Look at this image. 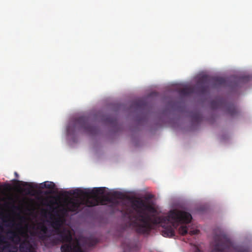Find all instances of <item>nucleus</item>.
<instances>
[{
	"label": "nucleus",
	"mask_w": 252,
	"mask_h": 252,
	"mask_svg": "<svg viewBox=\"0 0 252 252\" xmlns=\"http://www.w3.org/2000/svg\"><path fill=\"white\" fill-rule=\"evenodd\" d=\"M179 233L182 235H185L188 233V228L185 225H182L179 228Z\"/></svg>",
	"instance_id": "nucleus-17"
},
{
	"label": "nucleus",
	"mask_w": 252,
	"mask_h": 252,
	"mask_svg": "<svg viewBox=\"0 0 252 252\" xmlns=\"http://www.w3.org/2000/svg\"><path fill=\"white\" fill-rule=\"evenodd\" d=\"M193 93V89L191 87H186L181 89L179 93L181 95H188Z\"/></svg>",
	"instance_id": "nucleus-15"
},
{
	"label": "nucleus",
	"mask_w": 252,
	"mask_h": 252,
	"mask_svg": "<svg viewBox=\"0 0 252 252\" xmlns=\"http://www.w3.org/2000/svg\"><path fill=\"white\" fill-rule=\"evenodd\" d=\"M102 188H94L91 190L77 189L73 191V194L79 197L78 199H71L66 203V207L60 211L63 215H66L68 212L78 213L83 209L84 206L93 207L96 206L100 201L97 194L103 192Z\"/></svg>",
	"instance_id": "nucleus-2"
},
{
	"label": "nucleus",
	"mask_w": 252,
	"mask_h": 252,
	"mask_svg": "<svg viewBox=\"0 0 252 252\" xmlns=\"http://www.w3.org/2000/svg\"><path fill=\"white\" fill-rule=\"evenodd\" d=\"M41 231L43 232V234L41 235H49V234H47L48 229L46 226L43 225L41 227Z\"/></svg>",
	"instance_id": "nucleus-19"
},
{
	"label": "nucleus",
	"mask_w": 252,
	"mask_h": 252,
	"mask_svg": "<svg viewBox=\"0 0 252 252\" xmlns=\"http://www.w3.org/2000/svg\"><path fill=\"white\" fill-rule=\"evenodd\" d=\"M102 188V187H101ZM104 190V188H103ZM104 192V190L103 191ZM104 192L102 193L97 194V196L99 197L100 201L97 205L103 204L104 201H107L109 203H113L115 205H118L119 201L117 200L118 199H123L125 197V195L120 191H114L112 193L111 196H99V194H103Z\"/></svg>",
	"instance_id": "nucleus-7"
},
{
	"label": "nucleus",
	"mask_w": 252,
	"mask_h": 252,
	"mask_svg": "<svg viewBox=\"0 0 252 252\" xmlns=\"http://www.w3.org/2000/svg\"><path fill=\"white\" fill-rule=\"evenodd\" d=\"M2 225H0V230H2ZM4 237L0 233V244L4 243L5 242L4 241Z\"/></svg>",
	"instance_id": "nucleus-21"
},
{
	"label": "nucleus",
	"mask_w": 252,
	"mask_h": 252,
	"mask_svg": "<svg viewBox=\"0 0 252 252\" xmlns=\"http://www.w3.org/2000/svg\"><path fill=\"white\" fill-rule=\"evenodd\" d=\"M8 233L11 235V236L9 237V239L12 241H14L16 244H18L20 243L21 241V238L18 234L14 231H9Z\"/></svg>",
	"instance_id": "nucleus-13"
},
{
	"label": "nucleus",
	"mask_w": 252,
	"mask_h": 252,
	"mask_svg": "<svg viewBox=\"0 0 252 252\" xmlns=\"http://www.w3.org/2000/svg\"><path fill=\"white\" fill-rule=\"evenodd\" d=\"M133 105L134 106H136V107H139L141 106V104H140V102L139 101H137V102H134Z\"/></svg>",
	"instance_id": "nucleus-24"
},
{
	"label": "nucleus",
	"mask_w": 252,
	"mask_h": 252,
	"mask_svg": "<svg viewBox=\"0 0 252 252\" xmlns=\"http://www.w3.org/2000/svg\"><path fill=\"white\" fill-rule=\"evenodd\" d=\"M80 130H83L90 134H94L96 133L97 128L90 125L88 118L84 116L75 119L72 123L69 124L66 128L67 134L70 135Z\"/></svg>",
	"instance_id": "nucleus-4"
},
{
	"label": "nucleus",
	"mask_w": 252,
	"mask_h": 252,
	"mask_svg": "<svg viewBox=\"0 0 252 252\" xmlns=\"http://www.w3.org/2000/svg\"><path fill=\"white\" fill-rule=\"evenodd\" d=\"M107 120L108 122H112V121H111L110 120H109V118H107Z\"/></svg>",
	"instance_id": "nucleus-27"
},
{
	"label": "nucleus",
	"mask_w": 252,
	"mask_h": 252,
	"mask_svg": "<svg viewBox=\"0 0 252 252\" xmlns=\"http://www.w3.org/2000/svg\"><path fill=\"white\" fill-rule=\"evenodd\" d=\"M195 252H203L200 250H199L198 248H196L195 250Z\"/></svg>",
	"instance_id": "nucleus-25"
},
{
	"label": "nucleus",
	"mask_w": 252,
	"mask_h": 252,
	"mask_svg": "<svg viewBox=\"0 0 252 252\" xmlns=\"http://www.w3.org/2000/svg\"><path fill=\"white\" fill-rule=\"evenodd\" d=\"M62 220L58 218L52 223V226L55 229V233L60 236L66 243L61 247L62 252H84L82 249L79 241L77 239H73L71 231L65 228L61 229Z\"/></svg>",
	"instance_id": "nucleus-3"
},
{
	"label": "nucleus",
	"mask_w": 252,
	"mask_h": 252,
	"mask_svg": "<svg viewBox=\"0 0 252 252\" xmlns=\"http://www.w3.org/2000/svg\"><path fill=\"white\" fill-rule=\"evenodd\" d=\"M211 79L210 77L207 75H203L201 76L198 82V89L199 91L202 94L207 92L209 89V83ZM212 88H217L220 86H224L226 84V80L223 77H217L212 78Z\"/></svg>",
	"instance_id": "nucleus-5"
},
{
	"label": "nucleus",
	"mask_w": 252,
	"mask_h": 252,
	"mask_svg": "<svg viewBox=\"0 0 252 252\" xmlns=\"http://www.w3.org/2000/svg\"><path fill=\"white\" fill-rule=\"evenodd\" d=\"M215 244L212 252H229L232 243L225 235H216L214 238Z\"/></svg>",
	"instance_id": "nucleus-6"
},
{
	"label": "nucleus",
	"mask_w": 252,
	"mask_h": 252,
	"mask_svg": "<svg viewBox=\"0 0 252 252\" xmlns=\"http://www.w3.org/2000/svg\"><path fill=\"white\" fill-rule=\"evenodd\" d=\"M153 197H154V195L150 194H148L147 195H146L145 197V199L146 200H148L152 199Z\"/></svg>",
	"instance_id": "nucleus-23"
},
{
	"label": "nucleus",
	"mask_w": 252,
	"mask_h": 252,
	"mask_svg": "<svg viewBox=\"0 0 252 252\" xmlns=\"http://www.w3.org/2000/svg\"><path fill=\"white\" fill-rule=\"evenodd\" d=\"M130 203L131 208L125 206L122 211L128 216L130 226L138 233H148L152 224H158L163 228V236L172 237L179 223H189L192 219L189 213L177 210L170 211L166 216H151L148 212L154 213L156 209L145 200L136 198L131 199Z\"/></svg>",
	"instance_id": "nucleus-1"
},
{
	"label": "nucleus",
	"mask_w": 252,
	"mask_h": 252,
	"mask_svg": "<svg viewBox=\"0 0 252 252\" xmlns=\"http://www.w3.org/2000/svg\"><path fill=\"white\" fill-rule=\"evenodd\" d=\"M23 186L28 187V188L25 189V191L28 194H31L32 192V189H37V185L32 183L24 182Z\"/></svg>",
	"instance_id": "nucleus-12"
},
{
	"label": "nucleus",
	"mask_w": 252,
	"mask_h": 252,
	"mask_svg": "<svg viewBox=\"0 0 252 252\" xmlns=\"http://www.w3.org/2000/svg\"><path fill=\"white\" fill-rule=\"evenodd\" d=\"M238 111L237 110V117H238Z\"/></svg>",
	"instance_id": "nucleus-28"
},
{
	"label": "nucleus",
	"mask_w": 252,
	"mask_h": 252,
	"mask_svg": "<svg viewBox=\"0 0 252 252\" xmlns=\"http://www.w3.org/2000/svg\"><path fill=\"white\" fill-rule=\"evenodd\" d=\"M220 106V102L218 100H213L211 102V106L213 109L219 108Z\"/></svg>",
	"instance_id": "nucleus-16"
},
{
	"label": "nucleus",
	"mask_w": 252,
	"mask_h": 252,
	"mask_svg": "<svg viewBox=\"0 0 252 252\" xmlns=\"http://www.w3.org/2000/svg\"><path fill=\"white\" fill-rule=\"evenodd\" d=\"M252 81V74L243 73L237 74V96L239 94V90L240 88L245 89Z\"/></svg>",
	"instance_id": "nucleus-9"
},
{
	"label": "nucleus",
	"mask_w": 252,
	"mask_h": 252,
	"mask_svg": "<svg viewBox=\"0 0 252 252\" xmlns=\"http://www.w3.org/2000/svg\"><path fill=\"white\" fill-rule=\"evenodd\" d=\"M39 239L47 248L55 246L61 242L66 243V242L63 241L60 236L59 237L55 236L51 232L49 235H41Z\"/></svg>",
	"instance_id": "nucleus-8"
},
{
	"label": "nucleus",
	"mask_w": 252,
	"mask_h": 252,
	"mask_svg": "<svg viewBox=\"0 0 252 252\" xmlns=\"http://www.w3.org/2000/svg\"><path fill=\"white\" fill-rule=\"evenodd\" d=\"M237 252H250L248 248H241L237 246Z\"/></svg>",
	"instance_id": "nucleus-20"
},
{
	"label": "nucleus",
	"mask_w": 252,
	"mask_h": 252,
	"mask_svg": "<svg viewBox=\"0 0 252 252\" xmlns=\"http://www.w3.org/2000/svg\"><path fill=\"white\" fill-rule=\"evenodd\" d=\"M55 188V184L52 182L46 181L40 185V188L41 189H53Z\"/></svg>",
	"instance_id": "nucleus-14"
},
{
	"label": "nucleus",
	"mask_w": 252,
	"mask_h": 252,
	"mask_svg": "<svg viewBox=\"0 0 252 252\" xmlns=\"http://www.w3.org/2000/svg\"><path fill=\"white\" fill-rule=\"evenodd\" d=\"M199 232V230L197 229H195L193 230L190 231L189 233L190 235H193L195 234H197Z\"/></svg>",
	"instance_id": "nucleus-22"
},
{
	"label": "nucleus",
	"mask_w": 252,
	"mask_h": 252,
	"mask_svg": "<svg viewBox=\"0 0 252 252\" xmlns=\"http://www.w3.org/2000/svg\"><path fill=\"white\" fill-rule=\"evenodd\" d=\"M14 174H15V176H16V177H17V178L18 177L19 175H18V174L17 172H15Z\"/></svg>",
	"instance_id": "nucleus-26"
},
{
	"label": "nucleus",
	"mask_w": 252,
	"mask_h": 252,
	"mask_svg": "<svg viewBox=\"0 0 252 252\" xmlns=\"http://www.w3.org/2000/svg\"><path fill=\"white\" fill-rule=\"evenodd\" d=\"M19 250L20 252H36L30 242L26 240L20 243Z\"/></svg>",
	"instance_id": "nucleus-11"
},
{
	"label": "nucleus",
	"mask_w": 252,
	"mask_h": 252,
	"mask_svg": "<svg viewBox=\"0 0 252 252\" xmlns=\"http://www.w3.org/2000/svg\"><path fill=\"white\" fill-rule=\"evenodd\" d=\"M124 252H131L138 251L140 248L139 242L135 240L126 239L122 243Z\"/></svg>",
	"instance_id": "nucleus-10"
},
{
	"label": "nucleus",
	"mask_w": 252,
	"mask_h": 252,
	"mask_svg": "<svg viewBox=\"0 0 252 252\" xmlns=\"http://www.w3.org/2000/svg\"><path fill=\"white\" fill-rule=\"evenodd\" d=\"M192 120L196 122H200L202 120V117L199 113H195L192 115Z\"/></svg>",
	"instance_id": "nucleus-18"
}]
</instances>
